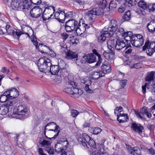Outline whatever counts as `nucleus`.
<instances>
[{
  "label": "nucleus",
  "mask_w": 155,
  "mask_h": 155,
  "mask_svg": "<svg viewBox=\"0 0 155 155\" xmlns=\"http://www.w3.org/2000/svg\"><path fill=\"white\" fill-rule=\"evenodd\" d=\"M123 111V107L120 106L119 107H117L114 110V113L116 114L118 113H120Z\"/></svg>",
  "instance_id": "4d7b16f0"
},
{
  "label": "nucleus",
  "mask_w": 155,
  "mask_h": 155,
  "mask_svg": "<svg viewBox=\"0 0 155 155\" xmlns=\"http://www.w3.org/2000/svg\"><path fill=\"white\" fill-rule=\"evenodd\" d=\"M5 3L15 10H18V0H3Z\"/></svg>",
  "instance_id": "4468645a"
},
{
  "label": "nucleus",
  "mask_w": 155,
  "mask_h": 155,
  "mask_svg": "<svg viewBox=\"0 0 155 155\" xmlns=\"http://www.w3.org/2000/svg\"><path fill=\"white\" fill-rule=\"evenodd\" d=\"M125 53L127 54H128L131 53L132 51V49L129 47H127L125 49Z\"/></svg>",
  "instance_id": "338daca9"
},
{
  "label": "nucleus",
  "mask_w": 155,
  "mask_h": 155,
  "mask_svg": "<svg viewBox=\"0 0 155 155\" xmlns=\"http://www.w3.org/2000/svg\"><path fill=\"white\" fill-rule=\"evenodd\" d=\"M8 98L7 96L1 95L0 97V102L3 103L5 102Z\"/></svg>",
  "instance_id": "bf43d9fd"
},
{
  "label": "nucleus",
  "mask_w": 155,
  "mask_h": 155,
  "mask_svg": "<svg viewBox=\"0 0 155 155\" xmlns=\"http://www.w3.org/2000/svg\"><path fill=\"white\" fill-rule=\"evenodd\" d=\"M71 116L73 117H76L79 114V112L76 110H71Z\"/></svg>",
  "instance_id": "5fc2aeb1"
},
{
  "label": "nucleus",
  "mask_w": 155,
  "mask_h": 155,
  "mask_svg": "<svg viewBox=\"0 0 155 155\" xmlns=\"http://www.w3.org/2000/svg\"><path fill=\"white\" fill-rule=\"evenodd\" d=\"M73 13L72 12H69L66 13H65L64 12V14L63 15V17L64 19L66 18H71L73 17Z\"/></svg>",
  "instance_id": "3c124183"
},
{
  "label": "nucleus",
  "mask_w": 155,
  "mask_h": 155,
  "mask_svg": "<svg viewBox=\"0 0 155 155\" xmlns=\"http://www.w3.org/2000/svg\"><path fill=\"white\" fill-rule=\"evenodd\" d=\"M102 130L99 127H97L93 128V134L97 135L100 133Z\"/></svg>",
  "instance_id": "864d4df0"
},
{
  "label": "nucleus",
  "mask_w": 155,
  "mask_h": 155,
  "mask_svg": "<svg viewBox=\"0 0 155 155\" xmlns=\"http://www.w3.org/2000/svg\"><path fill=\"white\" fill-rule=\"evenodd\" d=\"M51 64L50 59L46 57L41 58L38 61V68L41 72H48Z\"/></svg>",
  "instance_id": "7ed1b4c3"
},
{
  "label": "nucleus",
  "mask_w": 155,
  "mask_h": 155,
  "mask_svg": "<svg viewBox=\"0 0 155 155\" xmlns=\"http://www.w3.org/2000/svg\"><path fill=\"white\" fill-rule=\"evenodd\" d=\"M104 10L100 8H95L88 11L86 13V17L89 20L95 19L97 16L101 15L103 14Z\"/></svg>",
  "instance_id": "0eeeda50"
},
{
  "label": "nucleus",
  "mask_w": 155,
  "mask_h": 155,
  "mask_svg": "<svg viewBox=\"0 0 155 155\" xmlns=\"http://www.w3.org/2000/svg\"><path fill=\"white\" fill-rule=\"evenodd\" d=\"M58 66H59V68L61 70L62 69H65L66 68V64L64 60H61L59 62Z\"/></svg>",
  "instance_id": "a18cd8bd"
},
{
  "label": "nucleus",
  "mask_w": 155,
  "mask_h": 155,
  "mask_svg": "<svg viewBox=\"0 0 155 155\" xmlns=\"http://www.w3.org/2000/svg\"><path fill=\"white\" fill-rule=\"evenodd\" d=\"M9 94L10 95V99L17 97L19 94L17 90L15 88L9 90Z\"/></svg>",
  "instance_id": "473e14b6"
},
{
  "label": "nucleus",
  "mask_w": 155,
  "mask_h": 155,
  "mask_svg": "<svg viewBox=\"0 0 155 155\" xmlns=\"http://www.w3.org/2000/svg\"><path fill=\"white\" fill-rule=\"evenodd\" d=\"M146 51V53L148 56H151L155 51V42L152 41L150 43L149 40L146 41L145 45L143 47V51Z\"/></svg>",
  "instance_id": "1a4fd4ad"
},
{
  "label": "nucleus",
  "mask_w": 155,
  "mask_h": 155,
  "mask_svg": "<svg viewBox=\"0 0 155 155\" xmlns=\"http://www.w3.org/2000/svg\"><path fill=\"white\" fill-rule=\"evenodd\" d=\"M86 59V61L89 63H91L95 62L96 60V56L92 53L87 54L85 56H83Z\"/></svg>",
  "instance_id": "4be33fe9"
},
{
  "label": "nucleus",
  "mask_w": 155,
  "mask_h": 155,
  "mask_svg": "<svg viewBox=\"0 0 155 155\" xmlns=\"http://www.w3.org/2000/svg\"><path fill=\"white\" fill-rule=\"evenodd\" d=\"M60 129L59 127L55 123L52 122L48 123L45 127L44 134L46 136L45 132L46 130L54 131V132L56 133V134L54 136H58L60 132Z\"/></svg>",
  "instance_id": "9d476101"
},
{
  "label": "nucleus",
  "mask_w": 155,
  "mask_h": 155,
  "mask_svg": "<svg viewBox=\"0 0 155 155\" xmlns=\"http://www.w3.org/2000/svg\"><path fill=\"white\" fill-rule=\"evenodd\" d=\"M133 33L131 32V33L130 35L127 34V35H124L123 37H124V40L125 41L126 43H128L129 41H130L131 43V41H132V38L133 37Z\"/></svg>",
  "instance_id": "a19ab883"
},
{
  "label": "nucleus",
  "mask_w": 155,
  "mask_h": 155,
  "mask_svg": "<svg viewBox=\"0 0 155 155\" xmlns=\"http://www.w3.org/2000/svg\"><path fill=\"white\" fill-rule=\"evenodd\" d=\"M4 31H5V33L4 34H6L8 35H11L14 37L17 36V34H16V32L18 31L14 29L12 27L9 25H7L5 26V28H3Z\"/></svg>",
  "instance_id": "dca6fc26"
},
{
  "label": "nucleus",
  "mask_w": 155,
  "mask_h": 155,
  "mask_svg": "<svg viewBox=\"0 0 155 155\" xmlns=\"http://www.w3.org/2000/svg\"><path fill=\"white\" fill-rule=\"evenodd\" d=\"M117 7V3L114 1H111L109 4V8H115Z\"/></svg>",
  "instance_id": "13d9d810"
},
{
  "label": "nucleus",
  "mask_w": 155,
  "mask_h": 155,
  "mask_svg": "<svg viewBox=\"0 0 155 155\" xmlns=\"http://www.w3.org/2000/svg\"><path fill=\"white\" fill-rule=\"evenodd\" d=\"M66 149L64 148H62V145L60 143H57L56 144L55 147V150L56 152L58 153H64V151Z\"/></svg>",
  "instance_id": "72a5a7b5"
},
{
  "label": "nucleus",
  "mask_w": 155,
  "mask_h": 155,
  "mask_svg": "<svg viewBox=\"0 0 155 155\" xmlns=\"http://www.w3.org/2000/svg\"><path fill=\"white\" fill-rule=\"evenodd\" d=\"M92 78L95 80H97L104 76V73L102 70H97V71L94 72L92 74Z\"/></svg>",
  "instance_id": "b1692460"
},
{
  "label": "nucleus",
  "mask_w": 155,
  "mask_h": 155,
  "mask_svg": "<svg viewBox=\"0 0 155 155\" xmlns=\"http://www.w3.org/2000/svg\"><path fill=\"white\" fill-rule=\"evenodd\" d=\"M118 24L116 21L114 20H110L108 25L106 26L104 28L109 34L110 36L112 37L118 29Z\"/></svg>",
  "instance_id": "423d86ee"
},
{
  "label": "nucleus",
  "mask_w": 155,
  "mask_h": 155,
  "mask_svg": "<svg viewBox=\"0 0 155 155\" xmlns=\"http://www.w3.org/2000/svg\"><path fill=\"white\" fill-rule=\"evenodd\" d=\"M99 6L103 10V9L106 8L107 6V2L106 0H100L98 3Z\"/></svg>",
  "instance_id": "ea45409f"
},
{
  "label": "nucleus",
  "mask_w": 155,
  "mask_h": 155,
  "mask_svg": "<svg viewBox=\"0 0 155 155\" xmlns=\"http://www.w3.org/2000/svg\"><path fill=\"white\" fill-rule=\"evenodd\" d=\"M137 1L136 0H126L124 4L127 7H131L136 4Z\"/></svg>",
  "instance_id": "58836bf2"
},
{
  "label": "nucleus",
  "mask_w": 155,
  "mask_h": 155,
  "mask_svg": "<svg viewBox=\"0 0 155 155\" xmlns=\"http://www.w3.org/2000/svg\"><path fill=\"white\" fill-rule=\"evenodd\" d=\"M154 73L152 71L150 73L148 74L145 78L146 81L149 82L153 80Z\"/></svg>",
  "instance_id": "79ce46f5"
},
{
  "label": "nucleus",
  "mask_w": 155,
  "mask_h": 155,
  "mask_svg": "<svg viewBox=\"0 0 155 155\" xmlns=\"http://www.w3.org/2000/svg\"><path fill=\"white\" fill-rule=\"evenodd\" d=\"M144 41H141L140 40H137L134 38H132L131 44L133 46L137 48H139L143 44Z\"/></svg>",
  "instance_id": "bb28decb"
},
{
  "label": "nucleus",
  "mask_w": 155,
  "mask_h": 155,
  "mask_svg": "<svg viewBox=\"0 0 155 155\" xmlns=\"http://www.w3.org/2000/svg\"><path fill=\"white\" fill-rule=\"evenodd\" d=\"M68 83L69 84L73 87L72 90L71 94L72 95H78L77 96V97H78L79 95H81L83 93L82 91L81 90H79L78 89L75 88L77 86V85L74 82V76L72 75H69L68 76Z\"/></svg>",
  "instance_id": "6e6552de"
},
{
  "label": "nucleus",
  "mask_w": 155,
  "mask_h": 155,
  "mask_svg": "<svg viewBox=\"0 0 155 155\" xmlns=\"http://www.w3.org/2000/svg\"><path fill=\"white\" fill-rule=\"evenodd\" d=\"M79 137H80V138L78 137V141H80L81 142H82V144L83 146L84 147H87V145L86 143V142L85 140H84L85 138H86V137H84V139H82V138H81V137H82V138H83V136H79Z\"/></svg>",
  "instance_id": "8fccbe9b"
},
{
  "label": "nucleus",
  "mask_w": 155,
  "mask_h": 155,
  "mask_svg": "<svg viewBox=\"0 0 155 155\" xmlns=\"http://www.w3.org/2000/svg\"><path fill=\"white\" fill-rule=\"evenodd\" d=\"M131 127L133 130L137 133L139 135H141L144 131V127L140 124H137L135 123L131 125Z\"/></svg>",
  "instance_id": "aec40b11"
},
{
  "label": "nucleus",
  "mask_w": 155,
  "mask_h": 155,
  "mask_svg": "<svg viewBox=\"0 0 155 155\" xmlns=\"http://www.w3.org/2000/svg\"><path fill=\"white\" fill-rule=\"evenodd\" d=\"M127 43L124 40L118 39L115 41V49L117 51H120L126 46Z\"/></svg>",
  "instance_id": "ddd939ff"
},
{
  "label": "nucleus",
  "mask_w": 155,
  "mask_h": 155,
  "mask_svg": "<svg viewBox=\"0 0 155 155\" xmlns=\"http://www.w3.org/2000/svg\"><path fill=\"white\" fill-rule=\"evenodd\" d=\"M141 153V150L138 147H134L130 152V154L132 155H140Z\"/></svg>",
  "instance_id": "e433bc0d"
},
{
  "label": "nucleus",
  "mask_w": 155,
  "mask_h": 155,
  "mask_svg": "<svg viewBox=\"0 0 155 155\" xmlns=\"http://www.w3.org/2000/svg\"><path fill=\"white\" fill-rule=\"evenodd\" d=\"M37 48L39 51L42 53H44L43 50L45 49V48L48 49L49 50V54L52 57H55L56 55V54L52 49H50L48 47L42 44H39Z\"/></svg>",
  "instance_id": "f3484780"
},
{
  "label": "nucleus",
  "mask_w": 155,
  "mask_h": 155,
  "mask_svg": "<svg viewBox=\"0 0 155 155\" xmlns=\"http://www.w3.org/2000/svg\"><path fill=\"white\" fill-rule=\"evenodd\" d=\"M65 29L67 32L76 31L78 35H81L91 27L93 28L91 24H87L84 22L83 19L80 20L79 23L75 19H71L67 21L64 25Z\"/></svg>",
  "instance_id": "f257e3e1"
},
{
  "label": "nucleus",
  "mask_w": 155,
  "mask_h": 155,
  "mask_svg": "<svg viewBox=\"0 0 155 155\" xmlns=\"http://www.w3.org/2000/svg\"><path fill=\"white\" fill-rule=\"evenodd\" d=\"M135 39L144 41V39L143 36L140 34L134 35H133V37Z\"/></svg>",
  "instance_id": "de8ad7c7"
},
{
  "label": "nucleus",
  "mask_w": 155,
  "mask_h": 155,
  "mask_svg": "<svg viewBox=\"0 0 155 155\" xmlns=\"http://www.w3.org/2000/svg\"><path fill=\"white\" fill-rule=\"evenodd\" d=\"M116 33L119 35H121L124 37V35H127V34L130 35L131 33V31L125 32L124 29L121 28H118L116 31Z\"/></svg>",
  "instance_id": "c85d7f7f"
},
{
  "label": "nucleus",
  "mask_w": 155,
  "mask_h": 155,
  "mask_svg": "<svg viewBox=\"0 0 155 155\" xmlns=\"http://www.w3.org/2000/svg\"><path fill=\"white\" fill-rule=\"evenodd\" d=\"M146 10L149 11L150 12H153L154 11H155V4L148 5Z\"/></svg>",
  "instance_id": "c03bdc74"
},
{
  "label": "nucleus",
  "mask_w": 155,
  "mask_h": 155,
  "mask_svg": "<svg viewBox=\"0 0 155 155\" xmlns=\"http://www.w3.org/2000/svg\"><path fill=\"white\" fill-rule=\"evenodd\" d=\"M28 0H23L20 2H19L18 10H23L27 6V2Z\"/></svg>",
  "instance_id": "f704fd0d"
},
{
  "label": "nucleus",
  "mask_w": 155,
  "mask_h": 155,
  "mask_svg": "<svg viewBox=\"0 0 155 155\" xmlns=\"http://www.w3.org/2000/svg\"><path fill=\"white\" fill-rule=\"evenodd\" d=\"M43 10L39 6H35L31 9L30 11L31 17L37 18L40 17L42 13Z\"/></svg>",
  "instance_id": "f8f14e48"
},
{
  "label": "nucleus",
  "mask_w": 155,
  "mask_h": 155,
  "mask_svg": "<svg viewBox=\"0 0 155 155\" xmlns=\"http://www.w3.org/2000/svg\"><path fill=\"white\" fill-rule=\"evenodd\" d=\"M117 116V120L119 123L125 122L128 120V116L126 114L119 113Z\"/></svg>",
  "instance_id": "5701e85b"
},
{
  "label": "nucleus",
  "mask_w": 155,
  "mask_h": 155,
  "mask_svg": "<svg viewBox=\"0 0 155 155\" xmlns=\"http://www.w3.org/2000/svg\"><path fill=\"white\" fill-rule=\"evenodd\" d=\"M131 13L130 10H128L123 16V18L125 21L129 20L130 18Z\"/></svg>",
  "instance_id": "49530a36"
},
{
  "label": "nucleus",
  "mask_w": 155,
  "mask_h": 155,
  "mask_svg": "<svg viewBox=\"0 0 155 155\" xmlns=\"http://www.w3.org/2000/svg\"><path fill=\"white\" fill-rule=\"evenodd\" d=\"M112 37L110 36L109 34L105 30L103 29L101 32L100 35L98 37L97 41L100 42L102 43L104 41L107 37Z\"/></svg>",
  "instance_id": "a211bd4d"
},
{
  "label": "nucleus",
  "mask_w": 155,
  "mask_h": 155,
  "mask_svg": "<svg viewBox=\"0 0 155 155\" xmlns=\"http://www.w3.org/2000/svg\"><path fill=\"white\" fill-rule=\"evenodd\" d=\"M90 85H86L84 89L87 92L91 93L92 91L89 88V86Z\"/></svg>",
  "instance_id": "69168bd1"
},
{
  "label": "nucleus",
  "mask_w": 155,
  "mask_h": 155,
  "mask_svg": "<svg viewBox=\"0 0 155 155\" xmlns=\"http://www.w3.org/2000/svg\"><path fill=\"white\" fill-rule=\"evenodd\" d=\"M147 28L149 32L153 33L155 31V21H153L150 22L147 24Z\"/></svg>",
  "instance_id": "393cba45"
},
{
  "label": "nucleus",
  "mask_w": 155,
  "mask_h": 155,
  "mask_svg": "<svg viewBox=\"0 0 155 155\" xmlns=\"http://www.w3.org/2000/svg\"><path fill=\"white\" fill-rule=\"evenodd\" d=\"M127 8V5H126L124 3L119 7L118 11L122 13L125 10L126 8Z\"/></svg>",
  "instance_id": "603ef678"
},
{
  "label": "nucleus",
  "mask_w": 155,
  "mask_h": 155,
  "mask_svg": "<svg viewBox=\"0 0 155 155\" xmlns=\"http://www.w3.org/2000/svg\"><path fill=\"white\" fill-rule=\"evenodd\" d=\"M143 64L142 62H138L132 65V68L136 69H139L142 67Z\"/></svg>",
  "instance_id": "09e8293b"
},
{
  "label": "nucleus",
  "mask_w": 155,
  "mask_h": 155,
  "mask_svg": "<svg viewBox=\"0 0 155 155\" xmlns=\"http://www.w3.org/2000/svg\"><path fill=\"white\" fill-rule=\"evenodd\" d=\"M148 110L147 107H143L141 109H140V112H135L136 116L140 118L141 119H142V117L141 114L142 115L146 114V113H147V111Z\"/></svg>",
  "instance_id": "c756f323"
},
{
  "label": "nucleus",
  "mask_w": 155,
  "mask_h": 155,
  "mask_svg": "<svg viewBox=\"0 0 155 155\" xmlns=\"http://www.w3.org/2000/svg\"><path fill=\"white\" fill-rule=\"evenodd\" d=\"M16 102L13 100H8L2 106L0 107V114L2 115L6 114L15 105Z\"/></svg>",
  "instance_id": "39448f33"
},
{
  "label": "nucleus",
  "mask_w": 155,
  "mask_h": 155,
  "mask_svg": "<svg viewBox=\"0 0 155 155\" xmlns=\"http://www.w3.org/2000/svg\"><path fill=\"white\" fill-rule=\"evenodd\" d=\"M9 90H8L2 94V95L7 96V97L9 99L8 100H12V99H10V95H9Z\"/></svg>",
  "instance_id": "0e129e2a"
},
{
  "label": "nucleus",
  "mask_w": 155,
  "mask_h": 155,
  "mask_svg": "<svg viewBox=\"0 0 155 155\" xmlns=\"http://www.w3.org/2000/svg\"><path fill=\"white\" fill-rule=\"evenodd\" d=\"M93 53L94 54L95 56H97L98 57V61L95 64V66H99L102 60L101 57V56L97 52V50L95 49L93 50Z\"/></svg>",
  "instance_id": "c9c22d12"
},
{
  "label": "nucleus",
  "mask_w": 155,
  "mask_h": 155,
  "mask_svg": "<svg viewBox=\"0 0 155 155\" xmlns=\"http://www.w3.org/2000/svg\"><path fill=\"white\" fill-rule=\"evenodd\" d=\"M103 73L105 74H108L110 73L111 70L110 64L107 62H105L102 64L101 66Z\"/></svg>",
  "instance_id": "412c9836"
},
{
  "label": "nucleus",
  "mask_w": 155,
  "mask_h": 155,
  "mask_svg": "<svg viewBox=\"0 0 155 155\" xmlns=\"http://www.w3.org/2000/svg\"><path fill=\"white\" fill-rule=\"evenodd\" d=\"M21 31L18 30L16 33L17 34L18 38H19V37L23 34H25L27 35L28 37H30V35H32L31 36V41L33 44L35 46L36 48H37L38 43L37 41L36 36L33 35V31L31 28L27 25H23L21 26Z\"/></svg>",
  "instance_id": "f03ea898"
},
{
  "label": "nucleus",
  "mask_w": 155,
  "mask_h": 155,
  "mask_svg": "<svg viewBox=\"0 0 155 155\" xmlns=\"http://www.w3.org/2000/svg\"><path fill=\"white\" fill-rule=\"evenodd\" d=\"M64 14V12L61 11L60 12H57L55 13L54 16L55 18L57 20H58L60 22L63 23L64 21V19H61V18H62V17H63V15Z\"/></svg>",
  "instance_id": "a878e982"
},
{
  "label": "nucleus",
  "mask_w": 155,
  "mask_h": 155,
  "mask_svg": "<svg viewBox=\"0 0 155 155\" xmlns=\"http://www.w3.org/2000/svg\"><path fill=\"white\" fill-rule=\"evenodd\" d=\"M54 7L52 6L47 7L44 10L42 15L43 21H46L49 19L53 15L52 13L54 12Z\"/></svg>",
  "instance_id": "9b49d317"
},
{
  "label": "nucleus",
  "mask_w": 155,
  "mask_h": 155,
  "mask_svg": "<svg viewBox=\"0 0 155 155\" xmlns=\"http://www.w3.org/2000/svg\"><path fill=\"white\" fill-rule=\"evenodd\" d=\"M107 44L108 48L112 51L113 49L115 48V41H109L107 42Z\"/></svg>",
  "instance_id": "4c0bfd02"
},
{
  "label": "nucleus",
  "mask_w": 155,
  "mask_h": 155,
  "mask_svg": "<svg viewBox=\"0 0 155 155\" xmlns=\"http://www.w3.org/2000/svg\"><path fill=\"white\" fill-rule=\"evenodd\" d=\"M57 136H54L53 137H48L47 136H45V138L43 139H41L39 141V143L42 145V147H45L49 146L50 145L52 140L56 138Z\"/></svg>",
  "instance_id": "2eb2a0df"
},
{
  "label": "nucleus",
  "mask_w": 155,
  "mask_h": 155,
  "mask_svg": "<svg viewBox=\"0 0 155 155\" xmlns=\"http://www.w3.org/2000/svg\"><path fill=\"white\" fill-rule=\"evenodd\" d=\"M48 153L50 154H53L54 153V151L53 149H51L49 147H48L46 150Z\"/></svg>",
  "instance_id": "052dcab7"
},
{
  "label": "nucleus",
  "mask_w": 155,
  "mask_h": 155,
  "mask_svg": "<svg viewBox=\"0 0 155 155\" xmlns=\"http://www.w3.org/2000/svg\"><path fill=\"white\" fill-rule=\"evenodd\" d=\"M48 72H50L52 75H60L61 73V70L60 69L59 66L58 65H52L51 64Z\"/></svg>",
  "instance_id": "6ab92c4d"
},
{
  "label": "nucleus",
  "mask_w": 155,
  "mask_h": 155,
  "mask_svg": "<svg viewBox=\"0 0 155 155\" xmlns=\"http://www.w3.org/2000/svg\"><path fill=\"white\" fill-rule=\"evenodd\" d=\"M38 151L39 155H46L43 153V151L42 149L41 148H39L38 149Z\"/></svg>",
  "instance_id": "774afa93"
},
{
  "label": "nucleus",
  "mask_w": 155,
  "mask_h": 155,
  "mask_svg": "<svg viewBox=\"0 0 155 155\" xmlns=\"http://www.w3.org/2000/svg\"><path fill=\"white\" fill-rule=\"evenodd\" d=\"M64 91L68 94H71V92H72L71 88L70 87L65 88L64 89Z\"/></svg>",
  "instance_id": "e2e57ef3"
},
{
  "label": "nucleus",
  "mask_w": 155,
  "mask_h": 155,
  "mask_svg": "<svg viewBox=\"0 0 155 155\" xmlns=\"http://www.w3.org/2000/svg\"><path fill=\"white\" fill-rule=\"evenodd\" d=\"M147 5L146 3L144 1H140L138 3V6L144 10L146 9Z\"/></svg>",
  "instance_id": "37998d69"
},
{
  "label": "nucleus",
  "mask_w": 155,
  "mask_h": 155,
  "mask_svg": "<svg viewBox=\"0 0 155 155\" xmlns=\"http://www.w3.org/2000/svg\"><path fill=\"white\" fill-rule=\"evenodd\" d=\"M83 83L86 85H91L92 83L91 81L89 79L86 80V81L84 80V82Z\"/></svg>",
  "instance_id": "680f3d73"
},
{
  "label": "nucleus",
  "mask_w": 155,
  "mask_h": 155,
  "mask_svg": "<svg viewBox=\"0 0 155 155\" xmlns=\"http://www.w3.org/2000/svg\"><path fill=\"white\" fill-rule=\"evenodd\" d=\"M28 110L25 106L19 104L16 107H15L13 110V114H17L18 118L20 119L23 120L26 118Z\"/></svg>",
  "instance_id": "20e7f679"
},
{
  "label": "nucleus",
  "mask_w": 155,
  "mask_h": 155,
  "mask_svg": "<svg viewBox=\"0 0 155 155\" xmlns=\"http://www.w3.org/2000/svg\"><path fill=\"white\" fill-rule=\"evenodd\" d=\"M78 57L77 54L72 51H69L66 53L65 58L67 59H71L77 58Z\"/></svg>",
  "instance_id": "cd10ccee"
},
{
  "label": "nucleus",
  "mask_w": 155,
  "mask_h": 155,
  "mask_svg": "<svg viewBox=\"0 0 155 155\" xmlns=\"http://www.w3.org/2000/svg\"><path fill=\"white\" fill-rule=\"evenodd\" d=\"M64 136H61L58 140L57 142L62 144L64 146V148L66 149L68 145V142L66 138H64Z\"/></svg>",
  "instance_id": "7c9ffc66"
},
{
  "label": "nucleus",
  "mask_w": 155,
  "mask_h": 155,
  "mask_svg": "<svg viewBox=\"0 0 155 155\" xmlns=\"http://www.w3.org/2000/svg\"><path fill=\"white\" fill-rule=\"evenodd\" d=\"M127 81L126 79L121 80L120 82V84L122 88L124 87L126 85Z\"/></svg>",
  "instance_id": "6e6d98bb"
},
{
  "label": "nucleus",
  "mask_w": 155,
  "mask_h": 155,
  "mask_svg": "<svg viewBox=\"0 0 155 155\" xmlns=\"http://www.w3.org/2000/svg\"><path fill=\"white\" fill-rule=\"evenodd\" d=\"M85 140L87 144L91 147L95 148L96 147V145L94 140L91 139L90 136H85Z\"/></svg>",
  "instance_id": "2f4dec72"
}]
</instances>
